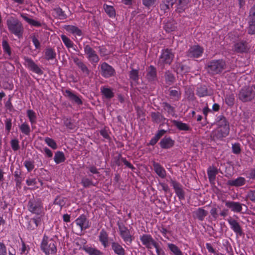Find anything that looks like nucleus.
Segmentation results:
<instances>
[{
    "mask_svg": "<svg viewBox=\"0 0 255 255\" xmlns=\"http://www.w3.org/2000/svg\"><path fill=\"white\" fill-rule=\"evenodd\" d=\"M216 125L217 127L212 131L211 136L214 138L222 140L227 136L229 133V122L225 117L220 116L218 117Z\"/></svg>",
    "mask_w": 255,
    "mask_h": 255,
    "instance_id": "f257e3e1",
    "label": "nucleus"
},
{
    "mask_svg": "<svg viewBox=\"0 0 255 255\" xmlns=\"http://www.w3.org/2000/svg\"><path fill=\"white\" fill-rule=\"evenodd\" d=\"M6 25L9 31L20 38L23 33V27L21 22L16 17L11 16L6 20Z\"/></svg>",
    "mask_w": 255,
    "mask_h": 255,
    "instance_id": "f03ea898",
    "label": "nucleus"
},
{
    "mask_svg": "<svg viewBox=\"0 0 255 255\" xmlns=\"http://www.w3.org/2000/svg\"><path fill=\"white\" fill-rule=\"evenodd\" d=\"M40 247L46 255H54L57 252L56 242L45 235L43 238Z\"/></svg>",
    "mask_w": 255,
    "mask_h": 255,
    "instance_id": "7ed1b4c3",
    "label": "nucleus"
},
{
    "mask_svg": "<svg viewBox=\"0 0 255 255\" xmlns=\"http://www.w3.org/2000/svg\"><path fill=\"white\" fill-rule=\"evenodd\" d=\"M226 66L225 61L222 59L212 60L208 64V70L213 75L218 74L226 69Z\"/></svg>",
    "mask_w": 255,
    "mask_h": 255,
    "instance_id": "20e7f679",
    "label": "nucleus"
},
{
    "mask_svg": "<svg viewBox=\"0 0 255 255\" xmlns=\"http://www.w3.org/2000/svg\"><path fill=\"white\" fill-rule=\"evenodd\" d=\"M174 58V53L171 49H165L162 50L159 57L158 64L162 67L165 65H170Z\"/></svg>",
    "mask_w": 255,
    "mask_h": 255,
    "instance_id": "39448f33",
    "label": "nucleus"
},
{
    "mask_svg": "<svg viewBox=\"0 0 255 255\" xmlns=\"http://www.w3.org/2000/svg\"><path fill=\"white\" fill-rule=\"evenodd\" d=\"M119 234L124 242L127 245H129L133 240V236L131 235L130 230L124 225H118Z\"/></svg>",
    "mask_w": 255,
    "mask_h": 255,
    "instance_id": "423d86ee",
    "label": "nucleus"
},
{
    "mask_svg": "<svg viewBox=\"0 0 255 255\" xmlns=\"http://www.w3.org/2000/svg\"><path fill=\"white\" fill-rule=\"evenodd\" d=\"M84 51L87 58L93 65H96L99 62L100 60L99 56L89 45H84Z\"/></svg>",
    "mask_w": 255,
    "mask_h": 255,
    "instance_id": "0eeeda50",
    "label": "nucleus"
},
{
    "mask_svg": "<svg viewBox=\"0 0 255 255\" xmlns=\"http://www.w3.org/2000/svg\"><path fill=\"white\" fill-rule=\"evenodd\" d=\"M255 96V94L250 86L243 88L239 94V99L244 102L251 101Z\"/></svg>",
    "mask_w": 255,
    "mask_h": 255,
    "instance_id": "6e6552de",
    "label": "nucleus"
},
{
    "mask_svg": "<svg viewBox=\"0 0 255 255\" xmlns=\"http://www.w3.org/2000/svg\"><path fill=\"white\" fill-rule=\"evenodd\" d=\"M101 75L105 78L114 76L116 71L114 68L107 63L104 62L100 64Z\"/></svg>",
    "mask_w": 255,
    "mask_h": 255,
    "instance_id": "1a4fd4ad",
    "label": "nucleus"
},
{
    "mask_svg": "<svg viewBox=\"0 0 255 255\" xmlns=\"http://www.w3.org/2000/svg\"><path fill=\"white\" fill-rule=\"evenodd\" d=\"M139 239L142 244L148 250L152 249L154 245L157 243L150 234H142L140 236Z\"/></svg>",
    "mask_w": 255,
    "mask_h": 255,
    "instance_id": "9d476101",
    "label": "nucleus"
},
{
    "mask_svg": "<svg viewBox=\"0 0 255 255\" xmlns=\"http://www.w3.org/2000/svg\"><path fill=\"white\" fill-rule=\"evenodd\" d=\"M24 63L25 66L32 72L38 75H42L43 71L41 68L33 61L32 59L27 57H24Z\"/></svg>",
    "mask_w": 255,
    "mask_h": 255,
    "instance_id": "9b49d317",
    "label": "nucleus"
},
{
    "mask_svg": "<svg viewBox=\"0 0 255 255\" xmlns=\"http://www.w3.org/2000/svg\"><path fill=\"white\" fill-rule=\"evenodd\" d=\"M28 210L30 212L37 215H40L43 211L42 206L40 202L30 200L28 202Z\"/></svg>",
    "mask_w": 255,
    "mask_h": 255,
    "instance_id": "f8f14e48",
    "label": "nucleus"
},
{
    "mask_svg": "<svg viewBox=\"0 0 255 255\" xmlns=\"http://www.w3.org/2000/svg\"><path fill=\"white\" fill-rule=\"evenodd\" d=\"M75 223L80 228L81 231L85 230L90 227V223L85 215H80L75 220Z\"/></svg>",
    "mask_w": 255,
    "mask_h": 255,
    "instance_id": "ddd939ff",
    "label": "nucleus"
},
{
    "mask_svg": "<svg viewBox=\"0 0 255 255\" xmlns=\"http://www.w3.org/2000/svg\"><path fill=\"white\" fill-rule=\"evenodd\" d=\"M204 49L199 45L191 47L187 52V55L191 58H199L202 55Z\"/></svg>",
    "mask_w": 255,
    "mask_h": 255,
    "instance_id": "4468645a",
    "label": "nucleus"
},
{
    "mask_svg": "<svg viewBox=\"0 0 255 255\" xmlns=\"http://www.w3.org/2000/svg\"><path fill=\"white\" fill-rule=\"evenodd\" d=\"M225 206L235 213H240L242 211L243 204L238 202L224 201Z\"/></svg>",
    "mask_w": 255,
    "mask_h": 255,
    "instance_id": "2eb2a0df",
    "label": "nucleus"
},
{
    "mask_svg": "<svg viewBox=\"0 0 255 255\" xmlns=\"http://www.w3.org/2000/svg\"><path fill=\"white\" fill-rule=\"evenodd\" d=\"M231 229L237 235L242 236L243 234L242 228L236 220L230 218L227 220Z\"/></svg>",
    "mask_w": 255,
    "mask_h": 255,
    "instance_id": "dca6fc26",
    "label": "nucleus"
},
{
    "mask_svg": "<svg viewBox=\"0 0 255 255\" xmlns=\"http://www.w3.org/2000/svg\"><path fill=\"white\" fill-rule=\"evenodd\" d=\"M171 183L179 200L184 199L185 198V194L182 188V186L179 183L174 180H172Z\"/></svg>",
    "mask_w": 255,
    "mask_h": 255,
    "instance_id": "f3484780",
    "label": "nucleus"
},
{
    "mask_svg": "<svg viewBox=\"0 0 255 255\" xmlns=\"http://www.w3.org/2000/svg\"><path fill=\"white\" fill-rule=\"evenodd\" d=\"M171 122L179 130L187 131L191 130V128L189 125L181 121L173 120L171 121Z\"/></svg>",
    "mask_w": 255,
    "mask_h": 255,
    "instance_id": "a211bd4d",
    "label": "nucleus"
},
{
    "mask_svg": "<svg viewBox=\"0 0 255 255\" xmlns=\"http://www.w3.org/2000/svg\"><path fill=\"white\" fill-rule=\"evenodd\" d=\"M112 249L117 255H126L124 248L118 242H113L111 244Z\"/></svg>",
    "mask_w": 255,
    "mask_h": 255,
    "instance_id": "6ab92c4d",
    "label": "nucleus"
},
{
    "mask_svg": "<svg viewBox=\"0 0 255 255\" xmlns=\"http://www.w3.org/2000/svg\"><path fill=\"white\" fill-rule=\"evenodd\" d=\"M174 144V141L170 137L165 136L160 142V145L162 148L168 149L172 147Z\"/></svg>",
    "mask_w": 255,
    "mask_h": 255,
    "instance_id": "aec40b11",
    "label": "nucleus"
},
{
    "mask_svg": "<svg viewBox=\"0 0 255 255\" xmlns=\"http://www.w3.org/2000/svg\"><path fill=\"white\" fill-rule=\"evenodd\" d=\"M153 166L154 171L161 178L166 177V173L164 168L158 163L154 162Z\"/></svg>",
    "mask_w": 255,
    "mask_h": 255,
    "instance_id": "412c9836",
    "label": "nucleus"
},
{
    "mask_svg": "<svg viewBox=\"0 0 255 255\" xmlns=\"http://www.w3.org/2000/svg\"><path fill=\"white\" fill-rule=\"evenodd\" d=\"M146 78L150 82L155 81L157 80L156 70L153 66H150L147 70Z\"/></svg>",
    "mask_w": 255,
    "mask_h": 255,
    "instance_id": "4be33fe9",
    "label": "nucleus"
},
{
    "mask_svg": "<svg viewBox=\"0 0 255 255\" xmlns=\"http://www.w3.org/2000/svg\"><path fill=\"white\" fill-rule=\"evenodd\" d=\"M74 62L85 76H88L89 75L90 70L83 62L79 60L78 58H74Z\"/></svg>",
    "mask_w": 255,
    "mask_h": 255,
    "instance_id": "5701e85b",
    "label": "nucleus"
},
{
    "mask_svg": "<svg viewBox=\"0 0 255 255\" xmlns=\"http://www.w3.org/2000/svg\"><path fill=\"white\" fill-rule=\"evenodd\" d=\"M245 183V178L242 177H239L236 179L228 180L227 184L231 186L239 187L244 185Z\"/></svg>",
    "mask_w": 255,
    "mask_h": 255,
    "instance_id": "b1692460",
    "label": "nucleus"
},
{
    "mask_svg": "<svg viewBox=\"0 0 255 255\" xmlns=\"http://www.w3.org/2000/svg\"><path fill=\"white\" fill-rule=\"evenodd\" d=\"M99 239L100 242L101 243L102 245L104 248H107L108 246V234L105 230L103 229L101 230L100 233Z\"/></svg>",
    "mask_w": 255,
    "mask_h": 255,
    "instance_id": "393cba45",
    "label": "nucleus"
},
{
    "mask_svg": "<svg viewBox=\"0 0 255 255\" xmlns=\"http://www.w3.org/2000/svg\"><path fill=\"white\" fill-rule=\"evenodd\" d=\"M83 250L89 255H103V252L98 249L88 245L84 246Z\"/></svg>",
    "mask_w": 255,
    "mask_h": 255,
    "instance_id": "a878e982",
    "label": "nucleus"
},
{
    "mask_svg": "<svg viewBox=\"0 0 255 255\" xmlns=\"http://www.w3.org/2000/svg\"><path fill=\"white\" fill-rule=\"evenodd\" d=\"M234 50L238 53L246 52L248 50V47L246 42H240L234 44Z\"/></svg>",
    "mask_w": 255,
    "mask_h": 255,
    "instance_id": "bb28decb",
    "label": "nucleus"
},
{
    "mask_svg": "<svg viewBox=\"0 0 255 255\" xmlns=\"http://www.w3.org/2000/svg\"><path fill=\"white\" fill-rule=\"evenodd\" d=\"M65 30L75 36H80L82 35V32L78 27L74 25H67L65 27Z\"/></svg>",
    "mask_w": 255,
    "mask_h": 255,
    "instance_id": "cd10ccee",
    "label": "nucleus"
},
{
    "mask_svg": "<svg viewBox=\"0 0 255 255\" xmlns=\"http://www.w3.org/2000/svg\"><path fill=\"white\" fill-rule=\"evenodd\" d=\"M218 169L215 167H210L207 169V174L210 182L215 180L216 175L218 174Z\"/></svg>",
    "mask_w": 255,
    "mask_h": 255,
    "instance_id": "c85d7f7f",
    "label": "nucleus"
},
{
    "mask_svg": "<svg viewBox=\"0 0 255 255\" xmlns=\"http://www.w3.org/2000/svg\"><path fill=\"white\" fill-rule=\"evenodd\" d=\"M193 214L199 220L203 221L207 215L208 212L203 208H199L194 212Z\"/></svg>",
    "mask_w": 255,
    "mask_h": 255,
    "instance_id": "c756f323",
    "label": "nucleus"
},
{
    "mask_svg": "<svg viewBox=\"0 0 255 255\" xmlns=\"http://www.w3.org/2000/svg\"><path fill=\"white\" fill-rule=\"evenodd\" d=\"M101 91L102 95L107 99H110L114 96V93L113 92L112 89L111 88L106 87H102L101 88Z\"/></svg>",
    "mask_w": 255,
    "mask_h": 255,
    "instance_id": "7c9ffc66",
    "label": "nucleus"
},
{
    "mask_svg": "<svg viewBox=\"0 0 255 255\" xmlns=\"http://www.w3.org/2000/svg\"><path fill=\"white\" fill-rule=\"evenodd\" d=\"M151 118L152 122L156 123H159L164 121L165 118L159 112H152L151 114Z\"/></svg>",
    "mask_w": 255,
    "mask_h": 255,
    "instance_id": "2f4dec72",
    "label": "nucleus"
},
{
    "mask_svg": "<svg viewBox=\"0 0 255 255\" xmlns=\"http://www.w3.org/2000/svg\"><path fill=\"white\" fill-rule=\"evenodd\" d=\"M167 246L168 249L172 252L173 255H183L182 251L175 245L171 243H168L167 244Z\"/></svg>",
    "mask_w": 255,
    "mask_h": 255,
    "instance_id": "473e14b6",
    "label": "nucleus"
},
{
    "mask_svg": "<svg viewBox=\"0 0 255 255\" xmlns=\"http://www.w3.org/2000/svg\"><path fill=\"white\" fill-rule=\"evenodd\" d=\"M21 16L24 20H25L28 23L32 26L36 27H39L41 26V24L39 21L30 18L25 14H21Z\"/></svg>",
    "mask_w": 255,
    "mask_h": 255,
    "instance_id": "72a5a7b5",
    "label": "nucleus"
},
{
    "mask_svg": "<svg viewBox=\"0 0 255 255\" xmlns=\"http://www.w3.org/2000/svg\"><path fill=\"white\" fill-rule=\"evenodd\" d=\"M104 9L106 13L110 17H114L116 16V10L113 6L107 4H104Z\"/></svg>",
    "mask_w": 255,
    "mask_h": 255,
    "instance_id": "f704fd0d",
    "label": "nucleus"
},
{
    "mask_svg": "<svg viewBox=\"0 0 255 255\" xmlns=\"http://www.w3.org/2000/svg\"><path fill=\"white\" fill-rule=\"evenodd\" d=\"M26 114L32 126H33L36 123L37 116L36 113L32 110H28L27 111Z\"/></svg>",
    "mask_w": 255,
    "mask_h": 255,
    "instance_id": "c9c22d12",
    "label": "nucleus"
},
{
    "mask_svg": "<svg viewBox=\"0 0 255 255\" xmlns=\"http://www.w3.org/2000/svg\"><path fill=\"white\" fill-rule=\"evenodd\" d=\"M163 110L167 113L168 115H170L172 117H174L175 116V109L174 107L171 106L169 104L167 103H163Z\"/></svg>",
    "mask_w": 255,
    "mask_h": 255,
    "instance_id": "e433bc0d",
    "label": "nucleus"
},
{
    "mask_svg": "<svg viewBox=\"0 0 255 255\" xmlns=\"http://www.w3.org/2000/svg\"><path fill=\"white\" fill-rule=\"evenodd\" d=\"M54 161L56 164H59L65 160V155L62 151H57L54 157Z\"/></svg>",
    "mask_w": 255,
    "mask_h": 255,
    "instance_id": "4c0bfd02",
    "label": "nucleus"
},
{
    "mask_svg": "<svg viewBox=\"0 0 255 255\" xmlns=\"http://www.w3.org/2000/svg\"><path fill=\"white\" fill-rule=\"evenodd\" d=\"M60 36L63 42L67 48H70L73 47L74 43L69 38L64 34H62Z\"/></svg>",
    "mask_w": 255,
    "mask_h": 255,
    "instance_id": "58836bf2",
    "label": "nucleus"
},
{
    "mask_svg": "<svg viewBox=\"0 0 255 255\" xmlns=\"http://www.w3.org/2000/svg\"><path fill=\"white\" fill-rule=\"evenodd\" d=\"M45 58L48 60H50L54 59L56 57V54L53 49L49 48L45 50Z\"/></svg>",
    "mask_w": 255,
    "mask_h": 255,
    "instance_id": "ea45409f",
    "label": "nucleus"
},
{
    "mask_svg": "<svg viewBox=\"0 0 255 255\" xmlns=\"http://www.w3.org/2000/svg\"><path fill=\"white\" fill-rule=\"evenodd\" d=\"M54 16L60 19H64L66 18V15L62 9L60 7H57L53 9Z\"/></svg>",
    "mask_w": 255,
    "mask_h": 255,
    "instance_id": "a19ab883",
    "label": "nucleus"
},
{
    "mask_svg": "<svg viewBox=\"0 0 255 255\" xmlns=\"http://www.w3.org/2000/svg\"><path fill=\"white\" fill-rule=\"evenodd\" d=\"M19 129L23 134L28 135L30 132V128L27 123L24 122L19 126Z\"/></svg>",
    "mask_w": 255,
    "mask_h": 255,
    "instance_id": "79ce46f5",
    "label": "nucleus"
},
{
    "mask_svg": "<svg viewBox=\"0 0 255 255\" xmlns=\"http://www.w3.org/2000/svg\"><path fill=\"white\" fill-rule=\"evenodd\" d=\"M81 184L85 188H88L91 186H96V184H95L91 179L87 177L82 178Z\"/></svg>",
    "mask_w": 255,
    "mask_h": 255,
    "instance_id": "37998d69",
    "label": "nucleus"
},
{
    "mask_svg": "<svg viewBox=\"0 0 255 255\" xmlns=\"http://www.w3.org/2000/svg\"><path fill=\"white\" fill-rule=\"evenodd\" d=\"M2 47L4 52L6 53L8 57H10L11 54V49L8 42L6 40L2 41Z\"/></svg>",
    "mask_w": 255,
    "mask_h": 255,
    "instance_id": "c03bdc74",
    "label": "nucleus"
},
{
    "mask_svg": "<svg viewBox=\"0 0 255 255\" xmlns=\"http://www.w3.org/2000/svg\"><path fill=\"white\" fill-rule=\"evenodd\" d=\"M165 77L166 82L168 85H171L174 82L175 77L173 74L169 71H167L165 73Z\"/></svg>",
    "mask_w": 255,
    "mask_h": 255,
    "instance_id": "a18cd8bd",
    "label": "nucleus"
},
{
    "mask_svg": "<svg viewBox=\"0 0 255 255\" xmlns=\"http://www.w3.org/2000/svg\"><path fill=\"white\" fill-rule=\"evenodd\" d=\"M45 143L53 149H56L57 145L56 142L53 139L50 137H45L44 139Z\"/></svg>",
    "mask_w": 255,
    "mask_h": 255,
    "instance_id": "49530a36",
    "label": "nucleus"
},
{
    "mask_svg": "<svg viewBox=\"0 0 255 255\" xmlns=\"http://www.w3.org/2000/svg\"><path fill=\"white\" fill-rule=\"evenodd\" d=\"M197 94L200 97L207 96L208 92L207 89L204 86H200L197 88Z\"/></svg>",
    "mask_w": 255,
    "mask_h": 255,
    "instance_id": "de8ad7c7",
    "label": "nucleus"
},
{
    "mask_svg": "<svg viewBox=\"0 0 255 255\" xmlns=\"http://www.w3.org/2000/svg\"><path fill=\"white\" fill-rule=\"evenodd\" d=\"M66 201V199L64 197L58 196L57 197L54 202V204L58 205L61 207L65 205Z\"/></svg>",
    "mask_w": 255,
    "mask_h": 255,
    "instance_id": "09e8293b",
    "label": "nucleus"
},
{
    "mask_svg": "<svg viewBox=\"0 0 255 255\" xmlns=\"http://www.w3.org/2000/svg\"><path fill=\"white\" fill-rule=\"evenodd\" d=\"M235 97L233 94L227 95L225 97V102L229 106H232L234 104Z\"/></svg>",
    "mask_w": 255,
    "mask_h": 255,
    "instance_id": "8fccbe9b",
    "label": "nucleus"
},
{
    "mask_svg": "<svg viewBox=\"0 0 255 255\" xmlns=\"http://www.w3.org/2000/svg\"><path fill=\"white\" fill-rule=\"evenodd\" d=\"M41 219L40 218H33L29 219V224H33V227H30L31 229H36L40 224Z\"/></svg>",
    "mask_w": 255,
    "mask_h": 255,
    "instance_id": "3c124183",
    "label": "nucleus"
},
{
    "mask_svg": "<svg viewBox=\"0 0 255 255\" xmlns=\"http://www.w3.org/2000/svg\"><path fill=\"white\" fill-rule=\"evenodd\" d=\"M129 78L134 81H137L138 80V70L132 69L129 72Z\"/></svg>",
    "mask_w": 255,
    "mask_h": 255,
    "instance_id": "603ef678",
    "label": "nucleus"
},
{
    "mask_svg": "<svg viewBox=\"0 0 255 255\" xmlns=\"http://www.w3.org/2000/svg\"><path fill=\"white\" fill-rule=\"evenodd\" d=\"M169 95L175 100H178L180 98L181 93L178 90H171L170 91Z\"/></svg>",
    "mask_w": 255,
    "mask_h": 255,
    "instance_id": "864d4df0",
    "label": "nucleus"
},
{
    "mask_svg": "<svg viewBox=\"0 0 255 255\" xmlns=\"http://www.w3.org/2000/svg\"><path fill=\"white\" fill-rule=\"evenodd\" d=\"M24 165L28 172L32 171L34 168V162L32 161L26 160L24 162Z\"/></svg>",
    "mask_w": 255,
    "mask_h": 255,
    "instance_id": "5fc2aeb1",
    "label": "nucleus"
},
{
    "mask_svg": "<svg viewBox=\"0 0 255 255\" xmlns=\"http://www.w3.org/2000/svg\"><path fill=\"white\" fill-rule=\"evenodd\" d=\"M10 145L14 151H17L19 148V141L17 139H13L10 141Z\"/></svg>",
    "mask_w": 255,
    "mask_h": 255,
    "instance_id": "6e6d98bb",
    "label": "nucleus"
},
{
    "mask_svg": "<svg viewBox=\"0 0 255 255\" xmlns=\"http://www.w3.org/2000/svg\"><path fill=\"white\" fill-rule=\"evenodd\" d=\"M189 2L190 0H178V8H181L182 10L185 9Z\"/></svg>",
    "mask_w": 255,
    "mask_h": 255,
    "instance_id": "4d7b16f0",
    "label": "nucleus"
},
{
    "mask_svg": "<svg viewBox=\"0 0 255 255\" xmlns=\"http://www.w3.org/2000/svg\"><path fill=\"white\" fill-rule=\"evenodd\" d=\"M153 247L155 249L157 255H165L163 250L161 248L157 242Z\"/></svg>",
    "mask_w": 255,
    "mask_h": 255,
    "instance_id": "13d9d810",
    "label": "nucleus"
},
{
    "mask_svg": "<svg viewBox=\"0 0 255 255\" xmlns=\"http://www.w3.org/2000/svg\"><path fill=\"white\" fill-rule=\"evenodd\" d=\"M100 133L101 135L105 139H110V135H109V132L108 129H107L106 128L102 129L100 131Z\"/></svg>",
    "mask_w": 255,
    "mask_h": 255,
    "instance_id": "bf43d9fd",
    "label": "nucleus"
},
{
    "mask_svg": "<svg viewBox=\"0 0 255 255\" xmlns=\"http://www.w3.org/2000/svg\"><path fill=\"white\" fill-rule=\"evenodd\" d=\"M64 95L68 98L71 101L74 98V97L76 96L75 94H74L72 92V91L69 90L67 89L64 92Z\"/></svg>",
    "mask_w": 255,
    "mask_h": 255,
    "instance_id": "052dcab7",
    "label": "nucleus"
},
{
    "mask_svg": "<svg viewBox=\"0 0 255 255\" xmlns=\"http://www.w3.org/2000/svg\"><path fill=\"white\" fill-rule=\"evenodd\" d=\"M0 255H7L6 247L3 242H0Z\"/></svg>",
    "mask_w": 255,
    "mask_h": 255,
    "instance_id": "680f3d73",
    "label": "nucleus"
},
{
    "mask_svg": "<svg viewBox=\"0 0 255 255\" xmlns=\"http://www.w3.org/2000/svg\"><path fill=\"white\" fill-rule=\"evenodd\" d=\"M233 152L235 154H239L241 152L240 145L239 143H235L232 145Z\"/></svg>",
    "mask_w": 255,
    "mask_h": 255,
    "instance_id": "e2e57ef3",
    "label": "nucleus"
},
{
    "mask_svg": "<svg viewBox=\"0 0 255 255\" xmlns=\"http://www.w3.org/2000/svg\"><path fill=\"white\" fill-rule=\"evenodd\" d=\"M29 250V248L28 246H26L24 242L22 243V247L20 249V254L26 255L28 253Z\"/></svg>",
    "mask_w": 255,
    "mask_h": 255,
    "instance_id": "0e129e2a",
    "label": "nucleus"
},
{
    "mask_svg": "<svg viewBox=\"0 0 255 255\" xmlns=\"http://www.w3.org/2000/svg\"><path fill=\"white\" fill-rule=\"evenodd\" d=\"M170 7H171L167 3H161L160 5V7L161 10H163L164 12H165L168 9H169Z\"/></svg>",
    "mask_w": 255,
    "mask_h": 255,
    "instance_id": "69168bd1",
    "label": "nucleus"
},
{
    "mask_svg": "<svg viewBox=\"0 0 255 255\" xmlns=\"http://www.w3.org/2000/svg\"><path fill=\"white\" fill-rule=\"evenodd\" d=\"M26 182L28 186H34L37 184V180L35 178H28L26 180Z\"/></svg>",
    "mask_w": 255,
    "mask_h": 255,
    "instance_id": "338daca9",
    "label": "nucleus"
},
{
    "mask_svg": "<svg viewBox=\"0 0 255 255\" xmlns=\"http://www.w3.org/2000/svg\"><path fill=\"white\" fill-rule=\"evenodd\" d=\"M248 197L250 200L255 202V190L250 191L248 194Z\"/></svg>",
    "mask_w": 255,
    "mask_h": 255,
    "instance_id": "774afa93",
    "label": "nucleus"
}]
</instances>
